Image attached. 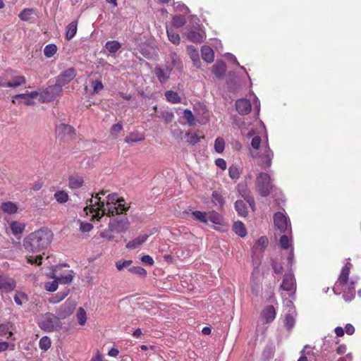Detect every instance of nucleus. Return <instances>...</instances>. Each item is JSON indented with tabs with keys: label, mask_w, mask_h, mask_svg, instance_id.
I'll return each instance as SVG.
<instances>
[{
	"label": "nucleus",
	"mask_w": 361,
	"mask_h": 361,
	"mask_svg": "<svg viewBox=\"0 0 361 361\" xmlns=\"http://www.w3.org/2000/svg\"><path fill=\"white\" fill-rule=\"evenodd\" d=\"M76 76V71L73 68H68L62 72L57 78L56 82L61 87L69 83Z\"/></svg>",
	"instance_id": "obj_10"
},
{
	"label": "nucleus",
	"mask_w": 361,
	"mask_h": 361,
	"mask_svg": "<svg viewBox=\"0 0 361 361\" xmlns=\"http://www.w3.org/2000/svg\"><path fill=\"white\" fill-rule=\"evenodd\" d=\"M39 348L46 351L51 347V340L47 336H44L39 340Z\"/></svg>",
	"instance_id": "obj_50"
},
{
	"label": "nucleus",
	"mask_w": 361,
	"mask_h": 361,
	"mask_svg": "<svg viewBox=\"0 0 361 361\" xmlns=\"http://www.w3.org/2000/svg\"><path fill=\"white\" fill-rule=\"evenodd\" d=\"M251 288H252V293L256 295L259 293V291L260 290L259 272L256 270H254V271L252 274Z\"/></svg>",
	"instance_id": "obj_19"
},
{
	"label": "nucleus",
	"mask_w": 361,
	"mask_h": 361,
	"mask_svg": "<svg viewBox=\"0 0 361 361\" xmlns=\"http://www.w3.org/2000/svg\"><path fill=\"white\" fill-rule=\"evenodd\" d=\"M189 55L192 60L194 64L197 66V63L200 62L199 53L195 49H189Z\"/></svg>",
	"instance_id": "obj_59"
},
{
	"label": "nucleus",
	"mask_w": 361,
	"mask_h": 361,
	"mask_svg": "<svg viewBox=\"0 0 361 361\" xmlns=\"http://www.w3.org/2000/svg\"><path fill=\"white\" fill-rule=\"evenodd\" d=\"M267 238L262 236L257 240L255 245L254 246V249H259L260 250H262L267 246Z\"/></svg>",
	"instance_id": "obj_56"
},
{
	"label": "nucleus",
	"mask_w": 361,
	"mask_h": 361,
	"mask_svg": "<svg viewBox=\"0 0 361 361\" xmlns=\"http://www.w3.org/2000/svg\"><path fill=\"white\" fill-rule=\"evenodd\" d=\"M39 94V92L37 91L16 94L13 97L12 102L15 103L16 99H21L22 102H23L25 104L33 105L35 103L34 99L36 98Z\"/></svg>",
	"instance_id": "obj_11"
},
{
	"label": "nucleus",
	"mask_w": 361,
	"mask_h": 361,
	"mask_svg": "<svg viewBox=\"0 0 361 361\" xmlns=\"http://www.w3.org/2000/svg\"><path fill=\"white\" fill-rule=\"evenodd\" d=\"M212 202L219 207H222L224 203V200L220 192L218 191H214L212 195Z\"/></svg>",
	"instance_id": "obj_35"
},
{
	"label": "nucleus",
	"mask_w": 361,
	"mask_h": 361,
	"mask_svg": "<svg viewBox=\"0 0 361 361\" xmlns=\"http://www.w3.org/2000/svg\"><path fill=\"white\" fill-rule=\"evenodd\" d=\"M200 141L199 137L195 133L187 134V142L190 144L194 145Z\"/></svg>",
	"instance_id": "obj_62"
},
{
	"label": "nucleus",
	"mask_w": 361,
	"mask_h": 361,
	"mask_svg": "<svg viewBox=\"0 0 361 361\" xmlns=\"http://www.w3.org/2000/svg\"><path fill=\"white\" fill-rule=\"evenodd\" d=\"M14 300L17 305H22L27 300V298L25 293L18 292L15 295Z\"/></svg>",
	"instance_id": "obj_55"
},
{
	"label": "nucleus",
	"mask_w": 361,
	"mask_h": 361,
	"mask_svg": "<svg viewBox=\"0 0 361 361\" xmlns=\"http://www.w3.org/2000/svg\"><path fill=\"white\" fill-rule=\"evenodd\" d=\"M281 288L286 291H291L295 288L293 275L290 273L285 274Z\"/></svg>",
	"instance_id": "obj_15"
},
{
	"label": "nucleus",
	"mask_w": 361,
	"mask_h": 361,
	"mask_svg": "<svg viewBox=\"0 0 361 361\" xmlns=\"http://www.w3.org/2000/svg\"><path fill=\"white\" fill-rule=\"evenodd\" d=\"M166 33L169 40L174 44H178L180 41L179 35L172 28L166 27Z\"/></svg>",
	"instance_id": "obj_28"
},
{
	"label": "nucleus",
	"mask_w": 361,
	"mask_h": 361,
	"mask_svg": "<svg viewBox=\"0 0 361 361\" xmlns=\"http://www.w3.org/2000/svg\"><path fill=\"white\" fill-rule=\"evenodd\" d=\"M273 185L271 182V178L266 173H260L256 178L255 189L257 192L263 197L269 195Z\"/></svg>",
	"instance_id": "obj_4"
},
{
	"label": "nucleus",
	"mask_w": 361,
	"mask_h": 361,
	"mask_svg": "<svg viewBox=\"0 0 361 361\" xmlns=\"http://www.w3.org/2000/svg\"><path fill=\"white\" fill-rule=\"evenodd\" d=\"M106 48L110 53H115L121 48V44L117 41H111L106 44Z\"/></svg>",
	"instance_id": "obj_46"
},
{
	"label": "nucleus",
	"mask_w": 361,
	"mask_h": 361,
	"mask_svg": "<svg viewBox=\"0 0 361 361\" xmlns=\"http://www.w3.org/2000/svg\"><path fill=\"white\" fill-rule=\"evenodd\" d=\"M74 277V272L72 270H68L63 273V274L56 275V274L53 273L50 278L53 279H57L59 283L61 284H70Z\"/></svg>",
	"instance_id": "obj_13"
},
{
	"label": "nucleus",
	"mask_w": 361,
	"mask_h": 361,
	"mask_svg": "<svg viewBox=\"0 0 361 361\" xmlns=\"http://www.w3.org/2000/svg\"><path fill=\"white\" fill-rule=\"evenodd\" d=\"M129 226V221L126 217H121L111 220L109 224V228L111 231L116 233L126 232Z\"/></svg>",
	"instance_id": "obj_9"
},
{
	"label": "nucleus",
	"mask_w": 361,
	"mask_h": 361,
	"mask_svg": "<svg viewBox=\"0 0 361 361\" xmlns=\"http://www.w3.org/2000/svg\"><path fill=\"white\" fill-rule=\"evenodd\" d=\"M90 85L92 88V92L94 94L99 93L104 88V85L101 80H92L90 82Z\"/></svg>",
	"instance_id": "obj_43"
},
{
	"label": "nucleus",
	"mask_w": 361,
	"mask_h": 361,
	"mask_svg": "<svg viewBox=\"0 0 361 361\" xmlns=\"http://www.w3.org/2000/svg\"><path fill=\"white\" fill-rule=\"evenodd\" d=\"M2 211L8 214H13L17 212L18 206L12 202H6L1 204Z\"/></svg>",
	"instance_id": "obj_21"
},
{
	"label": "nucleus",
	"mask_w": 361,
	"mask_h": 361,
	"mask_svg": "<svg viewBox=\"0 0 361 361\" xmlns=\"http://www.w3.org/2000/svg\"><path fill=\"white\" fill-rule=\"evenodd\" d=\"M235 108L241 115H246L251 110L250 102L247 99H240L235 102Z\"/></svg>",
	"instance_id": "obj_14"
},
{
	"label": "nucleus",
	"mask_w": 361,
	"mask_h": 361,
	"mask_svg": "<svg viewBox=\"0 0 361 361\" xmlns=\"http://www.w3.org/2000/svg\"><path fill=\"white\" fill-rule=\"evenodd\" d=\"M25 83V78L23 76L18 75L13 78L11 81L6 83V86L9 87H17Z\"/></svg>",
	"instance_id": "obj_30"
},
{
	"label": "nucleus",
	"mask_w": 361,
	"mask_h": 361,
	"mask_svg": "<svg viewBox=\"0 0 361 361\" xmlns=\"http://www.w3.org/2000/svg\"><path fill=\"white\" fill-rule=\"evenodd\" d=\"M183 117L187 120L188 123L190 126H192L195 123V118L192 111L189 109H185L183 111Z\"/></svg>",
	"instance_id": "obj_58"
},
{
	"label": "nucleus",
	"mask_w": 361,
	"mask_h": 361,
	"mask_svg": "<svg viewBox=\"0 0 361 361\" xmlns=\"http://www.w3.org/2000/svg\"><path fill=\"white\" fill-rule=\"evenodd\" d=\"M16 287L15 281L7 276L0 277V289H4L6 291H11Z\"/></svg>",
	"instance_id": "obj_18"
},
{
	"label": "nucleus",
	"mask_w": 361,
	"mask_h": 361,
	"mask_svg": "<svg viewBox=\"0 0 361 361\" xmlns=\"http://www.w3.org/2000/svg\"><path fill=\"white\" fill-rule=\"evenodd\" d=\"M144 139H145V137H144L143 134L137 133V132H133V133H130L125 138V142L127 143H133V142L142 141Z\"/></svg>",
	"instance_id": "obj_26"
},
{
	"label": "nucleus",
	"mask_w": 361,
	"mask_h": 361,
	"mask_svg": "<svg viewBox=\"0 0 361 361\" xmlns=\"http://www.w3.org/2000/svg\"><path fill=\"white\" fill-rule=\"evenodd\" d=\"M228 173L231 179L237 180L240 177V169L235 165H232L229 167Z\"/></svg>",
	"instance_id": "obj_44"
},
{
	"label": "nucleus",
	"mask_w": 361,
	"mask_h": 361,
	"mask_svg": "<svg viewBox=\"0 0 361 361\" xmlns=\"http://www.w3.org/2000/svg\"><path fill=\"white\" fill-rule=\"evenodd\" d=\"M57 51V47L54 44H49L44 49V54L47 58L52 57Z\"/></svg>",
	"instance_id": "obj_36"
},
{
	"label": "nucleus",
	"mask_w": 361,
	"mask_h": 361,
	"mask_svg": "<svg viewBox=\"0 0 361 361\" xmlns=\"http://www.w3.org/2000/svg\"><path fill=\"white\" fill-rule=\"evenodd\" d=\"M233 231L240 237H244L247 234V231L244 224L240 221H237L233 224Z\"/></svg>",
	"instance_id": "obj_32"
},
{
	"label": "nucleus",
	"mask_w": 361,
	"mask_h": 361,
	"mask_svg": "<svg viewBox=\"0 0 361 361\" xmlns=\"http://www.w3.org/2000/svg\"><path fill=\"white\" fill-rule=\"evenodd\" d=\"M93 228V226L90 223L80 222V231L82 233L90 232Z\"/></svg>",
	"instance_id": "obj_61"
},
{
	"label": "nucleus",
	"mask_w": 361,
	"mask_h": 361,
	"mask_svg": "<svg viewBox=\"0 0 361 361\" xmlns=\"http://www.w3.org/2000/svg\"><path fill=\"white\" fill-rule=\"evenodd\" d=\"M128 271L134 274L144 277L147 275V271L141 267H132L128 269Z\"/></svg>",
	"instance_id": "obj_52"
},
{
	"label": "nucleus",
	"mask_w": 361,
	"mask_h": 361,
	"mask_svg": "<svg viewBox=\"0 0 361 361\" xmlns=\"http://www.w3.org/2000/svg\"><path fill=\"white\" fill-rule=\"evenodd\" d=\"M76 317L80 325H84L87 320L86 312L82 307H80L76 313Z\"/></svg>",
	"instance_id": "obj_47"
},
{
	"label": "nucleus",
	"mask_w": 361,
	"mask_h": 361,
	"mask_svg": "<svg viewBox=\"0 0 361 361\" xmlns=\"http://www.w3.org/2000/svg\"><path fill=\"white\" fill-rule=\"evenodd\" d=\"M8 326L6 324H1L0 325V336H6L7 334H8V336L7 338H9L12 336L13 333L11 331H8Z\"/></svg>",
	"instance_id": "obj_63"
},
{
	"label": "nucleus",
	"mask_w": 361,
	"mask_h": 361,
	"mask_svg": "<svg viewBox=\"0 0 361 361\" xmlns=\"http://www.w3.org/2000/svg\"><path fill=\"white\" fill-rule=\"evenodd\" d=\"M202 58L207 63H212L214 61V51L209 47L204 46L202 49Z\"/></svg>",
	"instance_id": "obj_22"
},
{
	"label": "nucleus",
	"mask_w": 361,
	"mask_h": 361,
	"mask_svg": "<svg viewBox=\"0 0 361 361\" xmlns=\"http://www.w3.org/2000/svg\"><path fill=\"white\" fill-rule=\"evenodd\" d=\"M225 147V142L222 137H217L214 142V149L218 153L223 152Z\"/></svg>",
	"instance_id": "obj_49"
},
{
	"label": "nucleus",
	"mask_w": 361,
	"mask_h": 361,
	"mask_svg": "<svg viewBox=\"0 0 361 361\" xmlns=\"http://www.w3.org/2000/svg\"><path fill=\"white\" fill-rule=\"evenodd\" d=\"M62 93V87L57 82L46 88L41 94L40 97L43 102H51L59 97Z\"/></svg>",
	"instance_id": "obj_7"
},
{
	"label": "nucleus",
	"mask_w": 361,
	"mask_h": 361,
	"mask_svg": "<svg viewBox=\"0 0 361 361\" xmlns=\"http://www.w3.org/2000/svg\"><path fill=\"white\" fill-rule=\"evenodd\" d=\"M295 324V317L293 314L288 313L285 317V325L288 329H290L293 327Z\"/></svg>",
	"instance_id": "obj_57"
},
{
	"label": "nucleus",
	"mask_w": 361,
	"mask_h": 361,
	"mask_svg": "<svg viewBox=\"0 0 361 361\" xmlns=\"http://www.w3.org/2000/svg\"><path fill=\"white\" fill-rule=\"evenodd\" d=\"M186 23L185 18L183 16H176L172 20V25L176 28H179Z\"/></svg>",
	"instance_id": "obj_41"
},
{
	"label": "nucleus",
	"mask_w": 361,
	"mask_h": 361,
	"mask_svg": "<svg viewBox=\"0 0 361 361\" xmlns=\"http://www.w3.org/2000/svg\"><path fill=\"white\" fill-rule=\"evenodd\" d=\"M274 223L275 226L281 231H291L290 224L286 215L281 212H276L274 216Z\"/></svg>",
	"instance_id": "obj_8"
},
{
	"label": "nucleus",
	"mask_w": 361,
	"mask_h": 361,
	"mask_svg": "<svg viewBox=\"0 0 361 361\" xmlns=\"http://www.w3.org/2000/svg\"><path fill=\"white\" fill-rule=\"evenodd\" d=\"M106 192L101 190L94 197L87 200V205L83 211L86 215L92 214V219H100L104 215L114 216L126 212L130 206L123 198L118 197L116 193L110 194L106 201L101 200V195Z\"/></svg>",
	"instance_id": "obj_1"
},
{
	"label": "nucleus",
	"mask_w": 361,
	"mask_h": 361,
	"mask_svg": "<svg viewBox=\"0 0 361 361\" xmlns=\"http://www.w3.org/2000/svg\"><path fill=\"white\" fill-rule=\"evenodd\" d=\"M39 325L45 331H51L61 326V322L54 314L46 313L39 317Z\"/></svg>",
	"instance_id": "obj_5"
},
{
	"label": "nucleus",
	"mask_w": 361,
	"mask_h": 361,
	"mask_svg": "<svg viewBox=\"0 0 361 361\" xmlns=\"http://www.w3.org/2000/svg\"><path fill=\"white\" fill-rule=\"evenodd\" d=\"M188 38L191 42L199 43L202 42L203 36L195 31H190L188 34Z\"/></svg>",
	"instance_id": "obj_40"
},
{
	"label": "nucleus",
	"mask_w": 361,
	"mask_h": 361,
	"mask_svg": "<svg viewBox=\"0 0 361 361\" xmlns=\"http://www.w3.org/2000/svg\"><path fill=\"white\" fill-rule=\"evenodd\" d=\"M77 26H78L77 21H73L68 24V25L67 26L66 36L67 39H71L75 35V34L77 32Z\"/></svg>",
	"instance_id": "obj_29"
},
{
	"label": "nucleus",
	"mask_w": 361,
	"mask_h": 361,
	"mask_svg": "<svg viewBox=\"0 0 361 361\" xmlns=\"http://www.w3.org/2000/svg\"><path fill=\"white\" fill-rule=\"evenodd\" d=\"M76 307V302L74 300H67L66 302L60 307L59 315L62 318L70 316Z\"/></svg>",
	"instance_id": "obj_12"
},
{
	"label": "nucleus",
	"mask_w": 361,
	"mask_h": 361,
	"mask_svg": "<svg viewBox=\"0 0 361 361\" xmlns=\"http://www.w3.org/2000/svg\"><path fill=\"white\" fill-rule=\"evenodd\" d=\"M68 290H65L63 291L59 292L56 295H54L50 299V302L53 303L59 302L68 295Z\"/></svg>",
	"instance_id": "obj_42"
},
{
	"label": "nucleus",
	"mask_w": 361,
	"mask_h": 361,
	"mask_svg": "<svg viewBox=\"0 0 361 361\" xmlns=\"http://www.w3.org/2000/svg\"><path fill=\"white\" fill-rule=\"evenodd\" d=\"M312 354V349L309 345H305L300 351V357L298 361H307V355Z\"/></svg>",
	"instance_id": "obj_45"
},
{
	"label": "nucleus",
	"mask_w": 361,
	"mask_h": 361,
	"mask_svg": "<svg viewBox=\"0 0 361 361\" xmlns=\"http://www.w3.org/2000/svg\"><path fill=\"white\" fill-rule=\"evenodd\" d=\"M276 310L272 305L266 307L262 312L261 317L265 323L269 324L276 317Z\"/></svg>",
	"instance_id": "obj_16"
},
{
	"label": "nucleus",
	"mask_w": 361,
	"mask_h": 361,
	"mask_svg": "<svg viewBox=\"0 0 361 361\" xmlns=\"http://www.w3.org/2000/svg\"><path fill=\"white\" fill-rule=\"evenodd\" d=\"M54 198L61 204L66 203L68 200V195L63 190H59L54 193Z\"/></svg>",
	"instance_id": "obj_34"
},
{
	"label": "nucleus",
	"mask_w": 361,
	"mask_h": 361,
	"mask_svg": "<svg viewBox=\"0 0 361 361\" xmlns=\"http://www.w3.org/2000/svg\"><path fill=\"white\" fill-rule=\"evenodd\" d=\"M59 282L57 279H54L52 281H48L44 283V288L49 292H54L57 290Z\"/></svg>",
	"instance_id": "obj_51"
},
{
	"label": "nucleus",
	"mask_w": 361,
	"mask_h": 361,
	"mask_svg": "<svg viewBox=\"0 0 361 361\" xmlns=\"http://www.w3.org/2000/svg\"><path fill=\"white\" fill-rule=\"evenodd\" d=\"M261 138L255 136L251 141L252 149L250 154L252 158L257 159V164L264 169L271 166L274 153L270 149L267 141L261 145Z\"/></svg>",
	"instance_id": "obj_3"
},
{
	"label": "nucleus",
	"mask_w": 361,
	"mask_h": 361,
	"mask_svg": "<svg viewBox=\"0 0 361 361\" xmlns=\"http://www.w3.org/2000/svg\"><path fill=\"white\" fill-rule=\"evenodd\" d=\"M351 264L348 263L345 266H344L342 269L341 274L339 276L338 282L340 284H345L348 281V276L350 273Z\"/></svg>",
	"instance_id": "obj_23"
},
{
	"label": "nucleus",
	"mask_w": 361,
	"mask_h": 361,
	"mask_svg": "<svg viewBox=\"0 0 361 361\" xmlns=\"http://www.w3.org/2000/svg\"><path fill=\"white\" fill-rule=\"evenodd\" d=\"M292 243L291 237H288L286 235H283L280 238V246L283 249H288L290 247Z\"/></svg>",
	"instance_id": "obj_48"
},
{
	"label": "nucleus",
	"mask_w": 361,
	"mask_h": 361,
	"mask_svg": "<svg viewBox=\"0 0 361 361\" xmlns=\"http://www.w3.org/2000/svg\"><path fill=\"white\" fill-rule=\"evenodd\" d=\"M10 228L14 235H18L23 231L25 225L18 221H12L10 223Z\"/></svg>",
	"instance_id": "obj_31"
},
{
	"label": "nucleus",
	"mask_w": 361,
	"mask_h": 361,
	"mask_svg": "<svg viewBox=\"0 0 361 361\" xmlns=\"http://www.w3.org/2000/svg\"><path fill=\"white\" fill-rule=\"evenodd\" d=\"M147 238V235L138 236L133 240L128 243V244L126 245V247H127V248H129V249H135V248L137 247L138 246H140V245H142L144 242H145Z\"/></svg>",
	"instance_id": "obj_24"
},
{
	"label": "nucleus",
	"mask_w": 361,
	"mask_h": 361,
	"mask_svg": "<svg viewBox=\"0 0 361 361\" xmlns=\"http://www.w3.org/2000/svg\"><path fill=\"white\" fill-rule=\"evenodd\" d=\"M131 260H118L116 262V267L118 271H123L125 268H128L132 264Z\"/></svg>",
	"instance_id": "obj_54"
},
{
	"label": "nucleus",
	"mask_w": 361,
	"mask_h": 361,
	"mask_svg": "<svg viewBox=\"0 0 361 361\" xmlns=\"http://www.w3.org/2000/svg\"><path fill=\"white\" fill-rule=\"evenodd\" d=\"M53 239V233L47 228L37 230L25 238L23 247L31 253H38L47 249Z\"/></svg>",
	"instance_id": "obj_2"
},
{
	"label": "nucleus",
	"mask_w": 361,
	"mask_h": 361,
	"mask_svg": "<svg viewBox=\"0 0 361 361\" xmlns=\"http://www.w3.org/2000/svg\"><path fill=\"white\" fill-rule=\"evenodd\" d=\"M27 262L31 264H35L37 265H41L42 257V255H38L36 257H34L32 256H27Z\"/></svg>",
	"instance_id": "obj_60"
},
{
	"label": "nucleus",
	"mask_w": 361,
	"mask_h": 361,
	"mask_svg": "<svg viewBox=\"0 0 361 361\" xmlns=\"http://www.w3.org/2000/svg\"><path fill=\"white\" fill-rule=\"evenodd\" d=\"M154 73L161 82H165L170 77L171 70L166 66L165 68L157 67L154 69Z\"/></svg>",
	"instance_id": "obj_17"
},
{
	"label": "nucleus",
	"mask_w": 361,
	"mask_h": 361,
	"mask_svg": "<svg viewBox=\"0 0 361 361\" xmlns=\"http://www.w3.org/2000/svg\"><path fill=\"white\" fill-rule=\"evenodd\" d=\"M165 97L166 100L169 102H171L172 104H178L180 103L181 99L179 97L178 94L176 92L169 90L165 92Z\"/></svg>",
	"instance_id": "obj_25"
},
{
	"label": "nucleus",
	"mask_w": 361,
	"mask_h": 361,
	"mask_svg": "<svg viewBox=\"0 0 361 361\" xmlns=\"http://www.w3.org/2000/svg\"><path fill=\"white\" fill-rule=\"evenodd\" d=\"M56 133L58 137L64 142H68L75 136L74 128L64 123H61L56 126Z\"/></svg>",
	"instance_id": "obj_6"
},
{
	"label": "nucleus",
	"mask_w": 361,
	"mask_h": 361,
	"mask_svg": "<svg viewBox=\"0 0 361 361\" xmlns=\"http://www.w3.org/2000/svg\"><path fill=\"white\" fill-rule=\"evenodd\" d=\"M122 130L123 126L121 123H116L113 125L112 127L111 128L110 134L114 138H116L118 135V134L122 131Z\"/></svg>",
	"instance_id": "obj_53"
},
{
	"label": "nucleus",
	"mask_w": 361,
	"mask_h": 361,
	"mask_svg": "<svg viewBox=\"0 0 361 361\" xmlns=\"http://www.w3.org/2000/svg\"><path fill=\"white\" fill-rule=\"evenodd\" d=\"M235 207L238 214L242 216H245L247 214V207L245 203L242 200H238L235 203Z\"/></svg>",
	"instance_id": "obj_33"
},
{
	"label": "nucleus",
	"mask_w": 361,
	"mask_h": 361,
	"mask_svg": "<svg viewBox=\"0 0 361 361\" xmlns=\"http://www.w3.org/2000/svg\"><path fill=\"white\" fill-rule=\"evenodd\" d=\"M161 117L164 118L166 123H170L173 121L174 116L173 113L166 111L162 113Z\"/></svg>",
	"instance_id": "obj_64"
},
{
	"label": "nucleus",
	"mask_w": 361,
	"mask_h": 361,
	"mask_svg": "<svg viewBox=\"0 0 361 361\" xmlns=\"http://www.w3.org/2000/svg\"><path fill=\"white\" fill-rule=\"evenodd\" d=\"M226 72V64L223 61H219L214 66V73L217 78H221Z\"/></svg>",
	"instance_id": "obj_27"
},
{
	"label": "nucleus",
	"mask_w": 361,
	"mask_h": 361,
	"mask_svg": "<svg viewBox=\"0 0 361 361\" xmlns=\"http://www.w3.org/2000/svg\"><path fill=\"white\" fill-rule=\"evenodd\" d=\"M208 221L219 226H222L224 224L223 216L214 211L208 212Z\"/></svg>",
	"instance_id": "obj_20"
},
{
	"label": "nucleus",
	"mask_w": 361,
	"mask_h": 361,
	"mask_svg": "<svg viewBox=\"0 0 361 361\" xmlns=\"http://www.w3.org/2000/svg\"><path fill=\"white\" fill-rule=\"evenodd\" d=\"M194 218L204 224H208V212L195 211L192 213Z\"/></svg>",
	"instance_id": "obj_38"
},
{
	"label": "nucleus",
	"mask_w": 361,
	"mask_h": 361,
	"mask_svg": "<svg viewBox=\"0 0 361 361\" xmlns=\"http://www.w3.org/2000/svg\"><path fill=\"white\" fill-rule=\"evenodd\" d=\"M34 13L32 8H25L18 14V17L23 21H29Z\"/></svg>",
	"instance_id": "obj_37"
},
{
	"label": "nucleus",
	"mask_w": 361,
	"mask_h": 361,
	"mask_svg": "<svg viewBox=\"0 0 361 361\" xmlns=\"http://www.w3.org/2000/svg\"><path fill=\"white\" fill-rule=\"evenodd\" d=\"M82 183L83 180L80 177H71L69 179V187L73 189L79 188Z\"/></svg>",
	"instance_id": "obj_39"
}]
</instances>
